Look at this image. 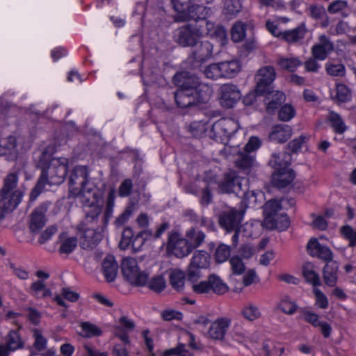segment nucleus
I'll use <instances>...</instances> for the list:
<instances>
[{"label":"nucleus","instance_id":"obj_1","mask_svg":"<svg viewBox=\"0 0 356 356\" xmlns=\"http://www.w3.org/2000/svg\"><path fill=\"white\" fill-rule=\"evenodd\" d=\"M56 152V147L51 144L34 152V161L42 172L33 193L38 195L47 185H58L65 181L69 168V159L53 157Z\"/></svg>","mask_w":356,"mask_h":356},{"label":"nucleus","instance_id":"obj_2","mask_svg":"<svg viewBox=\"0 0 356 356\" xmlns=\"http://www.w3.org/2000/svg\"><path fill=\"white\" fill-rule=\"evenodd\" d=\"M173 82L179 88L175 93V102L181 108L205 104L213 94L210 86L201 83L197 76L187 72L177 73L173 77Z\"/></svg>","mask_w":356,"mask_h":356},{"label":"nucleus","instance_id":"obj_3","mask_svg":"<svg viewBox=\"0 0 356 356\" xmlns=\"http://www.w3.org/2000/svg\"><path fill=\"white\" fill-rule=\"evenodd\" d=\"M89 170L86 166L77 165L72 170L70 179V192L74 197L79 198L80 202L88 203L94 201V195L96 192L94 188L89 186Z\"/></svg>","mask_w":356,"mask_h":356},{"label":"nucleus","instance_id":"obj_4","mask_svg":"<svg viewBox=\"0 0 356 356\" xmlns=\"http://www.w3.org/2000/svg\"><path fill=\"white\" fill-rule=\"evenodd\" d=\"M17 181L18 177L15 173L9 174L4 179V184L1 192L3 200L9 197L8 202L4 204L6 210L12 211L15 209L22 200L23 194L20 191L17 190L10 194L16 188Z\"/></svg>","mask_w":356,"mask_h":356},{"label":"nucleus","instance_id":"obj_5","mask_svg":"<svg viewBox=\"0 0 356 356\" xmlns=\"http://www.w3.org/2000/svg\"><path fill=\"white\" fill-rule=\"evenodd\" d=\"M121 269L124 278L131 284L144 286L147 284L148 275L139 270L135 259L131 257L123 259L121 263Z\"/></svg>","mask_w":356,"mask_h":356},{"label":"nucleus","instance_id":"obj_6","mask_svg":"<svg viewBox=\"0 0 356 356\" xmlns=\"http://www.w3.org/2000/svg\"><path fill=\"white\" fill-rule=\"evenodd\" d=\"M247 179L237 176L234 172H230L225 175L218 185L220 193H235L237 196L245 197L248 187Z\"/></svg>","mask_w":356,"mask_h":356},{"label":"nucleus","instance_id":"obj_7","mask_svg":"<svg viewBox=\"0 0 356 356\" xmlns=\"http://www.w3.org/2000/svg\"><path fill=\"white\" fill-rule=\"evenodd\" d=\"M167 250L177 258H184L188 256L193 250L188 240L178 232H172L168 236Z\"/></svg>","mask_w":356,"mask_h":356},{"label":"nucleus","instance_id":"obj_8","mask_svg":"<svg viewBox=\"0 0 356 356\" xmlns=\"http://www.w3.org/2000/svg\"><path fill=\"white\" fill-rule=\"evenodd\" d=\"M277 74L274 67L266 65L260 67L254 75L256 92L259 95L268 93L270 86L275 81Z\"/></svg>","mask_w":356,"mask_h":356},{"label":"nucleus","instance_id":"obj_9","mask_svg":"<svg viewBox=\"0 0 356 356\" xmlns=\"http://www.w3.org/2000/svg\"><path fill=\"white\" fill-rule=\"evenodd\" d=\"M202 27L197 28L193 25H185L179 28L175 34L176 42L182 47H193L197 44L203 35Z\"/></svg>","mask_w":356,"mask_h":356},{"label":"nucleus","instance_id":"obj_10","mask_svg":"<svg viewBox=\"0 0 356 356\" xmlns=\"http://www.w3.org/2000/svg\"><path fill=\"white\" fill-rule=\"evenodd\" d=\"M210 256L204 250L194 252L188 268V277L191 281H196L200 277V270L209 266Z\"/></svg>","mask_w":356,"mask_h":356},{"label":"nucleus","instance_id":"obj_11","mask_svg":"<svg viewBox=\"0 0 356 356\" xmlns=\"http://www.w3.org/2000/svg\"><path fill=\"white\" fill-rule=\"evenodd\" d=\"M81 232L80 245L83 249L95 248L103 238L102 232L92 227H86L84 224L79 226Z\"/></svg>","mask_w":356,"mask_h":356},{"label":"nucleus","instance_id":"obj_12","mask_svg":"<svg viewBox=\"0 0 356 356\" xmlns=\"http://www.w3.org/2000/svg\"><path fill=\"white\" fill-rule=\"evenodd\" d=\"M239 128L237 121L232 118H221L211 127V131L218 138H227L232 136Z\"/></svg>","mask_w":356,"mask_h":356},{"label":"nucleus","instance_id":"obj_13","mask_svg":"<svg viewBox=\"0 0 356 356\" xmlns=\"http://www.w3.org/2000/svg\"><path fill=\"white\" fill-rule=\"evenodd\" d=\"M243 215L244 211L231 209L221 214L219 218V224L227 232H230L241 227L239 225L242 222Z\"/></svg>","mask_w":356,"mask_h":356},{"label":"nucleus","instance_id":"obj_14","mask_svg":"<svg viewBox=\"0 0 356 356\" xmlns=\"http://www.w3.org/2000/svg\"><path fill=\"white\" fill-rule=\"evenodd\" d=\"M241 97V91L236 85L226 83L220 86V102L222 106L232 108Z\"/></svg>","mask_w":356,"mask_h":356},{"label":"nucleus","instance_id":"obj_15","mask_svg":"<svg viewBox=\"0 0 356 356\" xmlns=\"http://www.w3.org/2000/svg\"><path fill=\"white\" fill-rule=\"evenodd\" d=\"M49 204L42 203L37 207L29 216V229L33 234H38L47 223L46 213Z\"/></svg>","mask_w":356,"mask_h":356},{"label":"nucleus","instance_id":"obj_16","mask_svg":"<svg viewBox=\"0 0 356 356\" xmlns=\"http://www.w3.org/2000/svg\"><path fill=\"white\" fill-rule=\"evenodd\" d=\"M334 50V42L329 37L323 34L318 37V42L312 47L311 53L319 60H325Z\"/></svg>","mask_w":356,"mask_h":356},{"label":"nucleus","instance_id":"obj_17","mask_svg":"<svg viewBox=\"0 0 356 356\" xmlns=\"http://www.w3.org/2000/svg\"><path fill=\"white\" fill-rule=\"evenodd\" d=\"M307 250L309 254L313 257H317L325 261H330L332 259L331 250L321 244L316 238H311L307 245Z\"/></svg>","mask_w":356,"mask_h":356},{"label":"nucleus","instance_id":"obj_18","mask_svg":"<svg viewBox=\"0 0 356 356\" xmlns=\"http://www.w3.org/2000/svg\"><path fill=\"white\" fill-rule=\"evenodd\" d=\"M231 318L227 317L216 319L209 328V336L213 339H222L231 325Z\"/></svg>","mask_w":356,"mask_h":356},{"label":"nucleus","instance_id":"obj_19","mask_svg":"<svg viewBox=\"0 0 356 356\" xmlns=\"http://www.w3.org/2000/svg\"><path fill=\"white\" fill-rule=\"evenodd\" d=\"M24 346L19 333L16 330H10L6 337V344L0 345V356H8L10 351L16 350Z\"/></svg>","mask_w":356,"mask_h":356},{"label":"nucleus","instance_id":"obj_20","mask_svg":"<svg viewBox=\"0 0 356 356\" xmlns=\"http://www.w3.org/2000/svg\"><path fill=\"white\" fill-rule=\"evenodd\" d=\"M173 7L177 13V21L186 22L188 19L197 17L193 11L188 10L191 6L194 3L193 0H172Z\"/></svg>","mask_w":356,"mask_h":356},{"label":"nucleus","instance_id":"obj_21","mask_svg":"<svg viewBox=\"0 0 356 356\" xmlns=\"http://www.w3.org/2000/svg\"><path fill=\"white\" fill-rule=\"evenodd\" d=\"M213 44L209 41H202L193 49L191 58L197 62L203 63L212 56Z\"/></svg>","mask_w":356,"mask_h":356},{"label":"nucleus","instance_id":"obj_22","mask_svg":"<svg viewBox=\"0 0 356 356\" xmlns=\"http://www.w3.org/2000/svg\"><path fill=\"white\" fill-rule=\"evenodd\" d=\"M102 272L106 280L108 282H113L118 272V265L112 255H107L102 264Z\"/></svg>","mask_w":356,"mask_h":356},{"label":"nucleus","instance_id":"obj_23","mask_svg":"<svg viewBox=\"0 0 356 356\" xmlns=\"http://www.w3.org/2000/svg\"><path fill=\"white\" fill-rule=\"evenodd\" d=\"M95 197L94 201L88 203L81 202L84 207H88V209L86 211V220L88 222L94 221L102 213V204H99V201L102 200V195L97 192L91 193Z\"/></svg>","mask_w":356,"mask_h":356},{"label":"nucleus","instance_id":"obj_24","mask_svg":"<svg viewBox=\"0 0 356 356\" xmlns=\"http://www.w3.org/2000/svg\"><path fill=\"white\" fill-rule=\"evenodd\" d=\"M291 156L286 152H274L268 164L275 170L276 172L286 169L291 163Z\"/></svg>","mask_w":356,"mask_h":356},{"label":"nucleus","instance_id":"obj_25","mask_svg":"<svg viewBox=\"0 0 356 356\" xmlns=\"http://www.w3.org/2000/svg\"><path fill=\"white\" fill-rule=\"evenodd\" d=\"M307 33V29L302 24L293 29L283 31L281 39L289 44H300L302 42Z\"/></svg>","mask_w":356,"mask_h":356},{"label":"nucleus","instance_id":"obj_26","mask_svg":"<svg viewBox=\"0 0 356 356\" xmlns=\"http://www.w3.org/2000/svg\"><path fill=\"white\" fill-rule=\"evenodd\" d=\"M294 178V172L288 168L273 174V184L279 188H285L292 183Z\"/></svg>","mask_w":356,"mask_h":356},{"label":"nucleus","instance_id":"obj_27","mask_svg":"<svg viewBox=\"0 0 356 356\" xmlns=\"http://www.w3.org/2000/svg\"><path fill=\"white\" fill-rule=\"evenodd\" d=\"M292 135V129L287 124H278L273 127V130L269 135L270 140L283 143L288 140Z\"/></svg>","mask_w":356,"mask_h":356},{"label":"nucleus","instance_id":"obj_28","mask_svg":"<svg viewBox=\"0 0 356 356\" xmlns=\"http://www.w3.org/2000/svg\"><path fill=\"white\" fill-rule=\"evenodd\" d=\"M264 225L270 229L284 231L289 227L290 221L285 213H281L273 218L264 219Z\"/></svg>","mask_w":356,"mask_h":356},{"label":"nucleus","instance_id":"obj_29","mask_svg":"<svg viewBox=\"0 0 356 356\" xmlns=\"http://www.w3.org/2000/svg\"><path fill=\"white\" fill-rule=\"evenodd\" d=\"M267 97L266 98V111L268 113H274L282 103L285 102V95L280 91L270 92L266 93Z\"/></svg>","mask_w":356,"mask_h":356},{"label":"nucleus","instance_id":"obj_30","mask_svg":"<svg viewBox=\"0 0 356 356\" xmlns=\"http://www.w3.org/2000/svg\"><path fill=\"white\" fill-rule=\"evenodd\" d=\"M131 232H132L130 228L124 229L122 240L120 242V245L122 248L125 249L129 245H131L135 251H138L140 250L145 241L142 236H140V233H138L133 239L131 238V236L132 235Z\"/></svg>","mask_w":356,"mask_h":356},{"label":"nucleus","instance_id":"obj_31","mask_svg":"<svg viewBox=\"0 0 356 356\" xmlns=\"http://www.w3.org/2000/svg\"><path fill=\"white\" fill-rule=\"evenodd\" d=\"M277 65L282 70L293 72L300 65L302 62L298 56L290 55L289 56H280L277 60Z\"/></svg>","mask_w":356,"mask_h":356},{"label":"nucleus","instance_id":"obj_32","mask_svg":"<svg viewBox=\"0 0 356 356\" xmlns=\"http://www.w3.org/2000/svg\"><path fill=\"white\" fill-rule=\"evenodd\" d=\"M222 77L232 78L241 70V65L238 60H230L219 63Z\"/></svg>","mask_w":356,"mask_h":356},{"label":"nucleus","instance_id":"obj_33","mask_svg":"<svg viewBox=\"0 0 356 356\" xmlns=\"http://www.w3.org/2000/svg\"><path fill=\"white\" fill-rule=\"evenodd\" d=\"M338 265L337 263H327L323 268V279L329 286H334L337 282Z\"/></svg>","mask_w":356,"mask_h":356},{"label":"nucleus","instance_id":"obj_34","mask_svg":"<svg viewBox=\"0 0 356 356\" xmlns=\"http://www.w3.org/2000/svg\"><path fill=\"white\" fill-rule=\"evenodd\" d=\"M302 275L306 282L314 286H320L321 284L318 274L316 272L314 265L310 262L303 264Z\"/></svg>","mask_w":356,"mask_h":356},{"label":"nucleus","instance_id":"obj_35","mask_svg":"<svg viewBox=\"0 0 356 356\" xmlns=\"http://www.w3.org/2000/svg\"><path fill=\"white\" fill-rule=\"evenodd\" d=\"M185 236L194 250L204 243L206 235L202 231L191 227L186 232Z\"/></svg>","mask_w":356,"mask_h":356},{"label":"nucleus","instance_id":"obj_36","mask_svg":"<svg viewBox=\"0 0 356 356\" xmlns=\"http://www.w3.org/2000/svg\"><path fill=\"white\" fill-rule=\"evenodd\" d=\"M241 314L245 320L250 322L257 321L261 318L262 316L259 307L251 302L243 307Z\"/></svg>","mask_w":356,"mask_h":356},{"label":"nucleus","instance_id":"obj_37","mask_svg":"<svg viewBox=\"0 0 356 356\" xmlns=\"http://www.w3.org/2000/svg\"><path fill=\"white\" fill-rule=\"evenodd\" d=\"M30 293L32 296L40 299L51 296L50 289H48L44 282L41 280H38L31 284Z\"/></svg>","mask_w":356,"mask_h":356},{"label":"nucleus","instance_id":"obj_38","mask_svg":"<svg viewBox=\"0 0 356 356\" xmlns=\"http://www.w3.org/2000/svg\"><path fill=\"white\" fill-rule=\"evenodd\" d=\"M208 282L210 286V291L218 295L224 294L228 291L227 285L216 275H211L208 278Z\"/></svg>","mask_w":356,"mask_h":356},{"label":"nucleus","instance_id":"obj_39","mask_svg":"<svg viewBox=\"0 0 356 356\" xmlns=\"http://www.w3.org/2000/svg\"><path fill=\"white\" fill-rule=\"evenodd\" d=\"M276 309L286 315H293L298 311V306L295 301L286 296L278 302Z\"/></svg>","mask_w":356,"mask_h":356},{"label":"nucleus","instance_id":"obj_40","mask_svg":"<svg viewBox=\"0 0 356 356\" xmlns=\"http://www.w3.org/2000/svg\"><path fill=\"white\" fill-rule=\"evenodd\" d=\"M235 163L240 169L248 170L254 163V156L245 152H240L237 154Z\"/></svg>","mask_w":356,"mask_h":356},{"label":"nucleus","instance_id":"obj_41","mask_svg":"<svg viewBox=\"0 0 356 356\" xmlns=\"http://www.w3.org/2000/svg\"><path fill=\"white\" fill-rule=\"evenodd\" d=\"M60 245L59 252L62 254L71 253L77 245V238L76 237H67L65 233L60 234Z\"/></svg>","mask_w":356,"mask_h":356},{"label":"nucleus","instance_id":"obj_42","mask_svg":"<svg viewBox=\"0 0 356 356\" xmlns=\"http://www.w3.org/2000/svg\"><path fill=\"white\" fill-rule=\"evenodd\" d=\"M188 10L193 11V13L195 14L197 17L195 19H188L186 21L193 20L197 22L199 20H204L211 13V10L209 8L204 6L203 4L199 3L197 1H194V3H193V4L189 8Z\"/></svg>","mask_w":356,"mask_h":356},{"label":"nucleus","instance_id":"obj_43","mask_svg":"<svg viewBox=\"0 0 356 356\" xmlns=\"http://www.w3.org/2000/svg\"><path fill=\"white\" fill-rule=\"evenodd\" d=\"M327 119L335 133L341 134L345 132L346 126L343 119L338 113L330 111L328 114Z\"/></svg>","mask_w":356,"mask_h":356},{"label":"nucleus","instance_id":"obj_44","mask_svg":"<svg viewBox=\"0 0 356 356\" xmlns=\"http://www.w3.org/2000/svg\"><path fill=\"white\" fill-rule=\"evenodd\" d=\"M81 328V335L83 337L90 338L102 335V330L90 322H82L80 324Z\"/></svg>","mask_w":356,"mask_h":356},{"label":"nucleus","instance_id":"obj_45","mask_svg":"<svg viewBox=\"0 0 356 356\" xmlns=\"http://www.w3.org/2000/svg\"><path fill=\"white\" fill-rule=\"evenodd\" d=\"M170 283L174 289L182 291L185 284L184 273L178 270H173L170 275Z\"/></svg>","mask_w":356,"mask_h":356},{"label":"nucleus","instance_id":"obj_46","mask_svg":"<svg viewBox=\"0 0 356 356\" xmlns=\"http://www.w3.org/2000/svg\"><path fill=\"white\" fill-rule=\"evenodd\" d=\"M241 7L240 0H223L222 13L229 17L235 16L241 11Z\"/></svg>","mask_w":356,"mask_h":356},{"label":"nucleus","instance_id":"obj_47","mask_svg":"<svg viewBox=\"0 0 356 356\" xmlns=\"http://www.w3.org/2000/svg\"><path fill=\"white\" fill-rule=\"evenodd\" d=\"M283 206L280 201L276 200H271L267 202L264 206V213L265 218H271L278 215V212L280 211Z\"/></svg>","mask_w":356,"mask_h":356},{"label":"nucleus","instance_id":"obj_48","mask_svg":"<svg viewBox=\"0 0 356 356\" xmlns=\"http://www.w3.org/2000/svg\"><path fill=\"white\" fill-rule=\"evenodd\" d=\"M31 332L34 339L33 348L38 351L44 350L47 348V339L44 337L42 330L34 328L31 330Z\"/></svg>","mask_w":356,"mask_h":356},{"label":"nucleus","instance_id":"obj_49","mask_svg":"<svg viewBox=\"0 0 356 356\" xmlns=\"http://www.w3.org/2000/svg\"><path fill=\"white\" fill-rule=\"evenodd\" d=\"M348 3L344 0H337L330 3L327 7V11L330 14L339 13L346 17L348 15Z\"/></svg>","mask_w":356,"mask_h":356},{"label":"nucleus","instance_id":"obj_50","mask_svg":"<svg viewBox=\"0 0 356 356\" xmlns=\"http://www.w3.org/2000/svg\"><path fill=\"white\" fill-rule=\"evenodd\" d=\"M336 99L339 102H346L351 99V91L348 86L339 83L336 87Z\"/></svg>","mask_w":356,"mask_h":356},{"label":"nucleus","instance_id":"obj_51","mask_svg":"<svg viewBox=\"0 0 356 356\" xmlns=\"http://www.w3.org/2000/svg\"><path fill=\"white\" fill-rule=\"evenodd\" d=\"M207 129L208 124L203 121H195L188 126L189 132L195 137H201Z\"/></svg>","mask_w":356,"mask_h":356},{"label":"nucleus","instance_id":"obj_52","mask_svg":"<svg viewBox=\"0 0 356 356\" xmlns=\"http://www.w3.org/2000/svg\"><path fill=\"white\" fill-rule=\"evenodd\" d=\"M296 113V109L292 105L286 104L280 108L278 118L282 122H289L294 118Z\"/></svg>","mask_w":356,"mask_h":356},{"label":"nucleus","instance_id":"obj_53","mask_svg":"<svg viewBox=\"0 0 356 356\" xmlns=\"http://www.w3.org/2000/svg\"><path fill=\"white\" fill-rule=\"evenodd\" d=\"M229 264L232 274L240 275L245 273V266L241 258L238 256H234L230 258Z\"/></svg>","mask_w":356,"mask_h":356},{"label":"nucleus","instance_id":"obj_54","mask_svg":"<svg viewBox=\"0 0 356 356\" xmlns=\"http://www.w3.org/2000/svg\"><path fill=\"white\" fill-rule=\"evenodd\" d=\"M232 40L235 42H241L245 36V25L238 22L232 29Z\"/></svg>","mask_w":356,"mask_h":356},{"label":"nucleus","instance_id":"obj_55","mask_svg":"<svg viewBox=\"0 0 356 356\" xmlns=\"http://www.w3.org/2000/svg\"><path fill=\"white\" fill-rule=\"evenodd\" d=\"M326 72L332 76H343L346 74V68L343 64H334L327 63L325 66Z\"/></svg>","mask_w":356,"mask_h":356},{"label":"nucleus","instance_id":"obj_56","mask_svg":"<svg viewBox=\"0 0 356 356\" xmlns=\"http://www.w3.org/2000/svg\"><path fill=\"white\" fill-rule=\"evenodd\" d=\"M17 141L14 136H8L6 140L1 141L0 150L6 154H16Z\"/></svg>","mask_w":356,"mask_h":356},{"label":"nucleus","instance_id":"obj_57","mask_svg":"<svg viewBox=\"0 0 356 356\" xmlns=\"http://www.w3.org/2000/svg\"><path fill=\"white\" fill-rule=\"evenodd\" d=\"M300 312L301 318H302L306 322L312 324L316 327H318L321 321H319V316L318 314L306 309H301Z\"/></svg>","mask_w":356,"mask_h":356},{"label":"nucleus","instance_id":"obj_58","mask_svg":"<svg viewBox=\"0 0 356 356\" xmlns=\"http://www.w3.org/2000/svg\"><path fill=\"white\" fill-rule=\"evenodd\" d=\"M341 234L348 241L349 246H356V230L350 225H345L341 228Z\"/></svg>","mask_w":356,"mask_h":356},{"label":"nucleus","instance_id":"obj_59","mask_svg":"<svg viewBox=\"0 0 356 356\" xmlns=\"http://www.w3.org/2000/svg\"><path fill=\"white\" fill-rule=\"evenodd\" d=\"M230 256V248L225 244H220L216 248L215 252V259L217 262L222 263L225 261Z\"/></svg>","mask_w":356,"mask_h":356},{"label":"nucleus","instance_id":"obj_60","mask_svg":"<svg viewBox=\"0 0 356 356\" xmlns=\"http://www.w3.org/2000/svg\"><path fill=\"white\" fill-rule=\"evenodd\" d=\"M318 60V58L312 55L311 57L302 63L305 71L310 73H318L321 67Z\"/></svg>","mask_w":356,"mask_h":356},{"label":"nucleus","instance_id":"obj_61","mask_svg":"<svg viewBox=\"0 0 356 356\" xmlns=\"http://www.w3.org/2000/svg\"><path fill=\"white\" fill-rule=\"evenodd\" d=\"M204 74L206 77L211 79H218L222 77L221 71L220 70L219 63H213L207 66Z\"/></svg>","mask_w":356,"mask_h":356},{"label":"nucleus","instance_id":"obj_62","mask_svg":"<svg viewBox=\"0 0 356 356\" xmlns=\"http://www.w3.org/2000/svg\"><path fill=\"white\" fill-rule=\"evenodd\" d=\"M165 356H193V354L185 348V345L179 343L177 347L166 350Z\"/></svg>","mask_w":356,"mask_h":356},{"label":"nucleus","instance_id":"obj_63","mask_svg":"<svg viewBox=\"0 0 356 356\" xmlns=\"http://www.w3.org/2000/svg\"><path fill=\"white\" fill-rule=\"evenodd\" d=\"M148 286L151 290L159 293L164 289L165 281L162 276H156L149 281Z\"/></svg>","mask_w":356,"mask_h":356},{"label":"nucleus","instance_id":"obj_64","mask_svg":"<svg viewBox=\"0 0 356 356\" xmlns=\"http://www.w3.org/2000/svg\"><path fill=\"white\" fill-rule=\"evenodd\" d=\"M119 325L115 327V330L131 332L135 327L134 323L127 316H122L118 321Z\"/></svg>","mask_w":356,"mask_h":356}]
</instances>
